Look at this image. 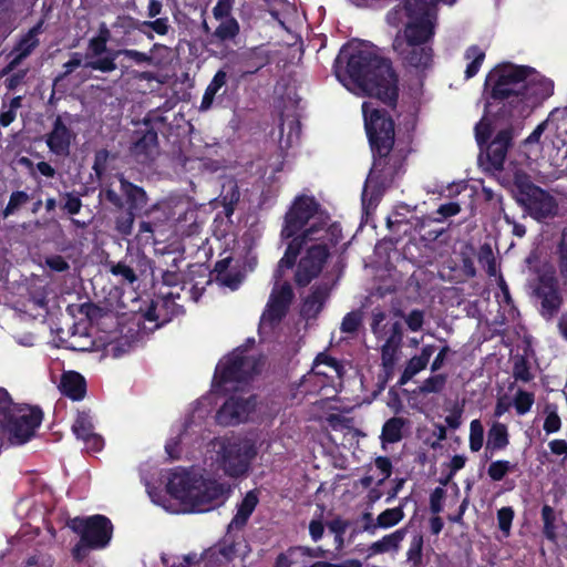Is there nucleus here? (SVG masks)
<instances>
[{"instance_id":"nucleus-1","label":"nucleus","mask_w":567,"mask_h":567,"mask_svg":"<svg viewBox=\"0 0 567 567\" xmlns=\"http://www.w3.org/2000/svg\"><path fill=\"white\" fill-rule=\"evenodd\" d=\"M485 86L489 87V105H497L494 117L506 121L527 118L555 89L554 81L534 68L513 63L495 66L487 74Z\"/></svg>"},{"instance_id":"nucleus-2","label":"nucleus","mask_w":567,"mask_h":567,"mask_svg":"<svg viewBox=\"0 0 567 567\" xmlns=\"http://www.w3.org/2000/svg\"><path fill=\"white\" fill-rule=\"evenodd\" d=\"M341 50L333 63V72L339 81L349 79L367 95L378 99L394 109L399 99V79L392 62L369 48H355L346 56V69L342 72Z\"/></svg>"},{"instance_id":"nucleus-3","label":"nucleus","mask_w":567,"mask_h":567,"mask_svg":"<svg viewBox=\"0 0 567 567\" xmlns=\"http://www.w3.org/2000/svg\"><path fill=\"white\" fill-rule=\"evenodd\" d=\"M362 113L373 156L365 187H373L375 193L381 195L403 172L404 158L393 151L395 124L389 112L373 107L370 102H363Z\"/></svg>"},{"instance_id":"nucleus-4","label":"nucleus","mask_w":567,"mask_h":567,"mask_svg":"<svg viewBox=\"0 0 567 567\" xmlns=\"http://www.w3.org/2000/svg\"><path fill=\"white\" fill-rule=\"evenodd\" d=\"M166 491L192 512L205 513L224 503L229 487L195 471L175 467L169 472Z\"/></svg>"},{"instance_id":"nucleus-5","label":"nucleus","mask_w":567,"mask_h":567,"mask_svg":"<svg viewBox=\"0 0 567 567\" xmlns=\"http://www.w3.org/2000/svg\"><path fill=\"white\" fill-rule=\"evenodd\" d=\"M330 227L323 219L315 220L309 227H305L295 235V239L306 249L305 255L297 264L295 284L305 288L319 277L330 257L328 240H330Z\"/></svg>"},{"instance_id":"nucleus-6","label":"nucleus","mask_w":567,"mask_h":567,"mask_svg":"<svg viewBox=\"0 0 567 567\" xmlns=\"http://www.w3.org/2000/svg\"><path fill=\"white\" fill-rule=\"evenodd\" d=\"M43 412L39 406L14 403L4 388H0V429L12 444L30 441L41 425Z\"/></svg>"},{"instance_id":"nucleus-7","label":"nucleus","mask_w":567,"mask_h":567,"mask_svg":"<svg viewBox=\"0 0 567 567\" xmlns=\"http://www.w3.org/2000/svg\"><path fill=\"white\" fill-rule=\"evenodd\" d=\"M434 35L435 32L430 28L404 25L392 42L393 51L402 65L417 73L431 69L434 60L431 42Z\"/></svg>"},{"instance_id":"nucleus-8","label":"nucleus","mask_w":567,"mask_h":567,"mask_svg":"<svg viewBox=\"0 0 567 567\" xmlns=\"http://www.w3.org/2000/svg\"><path fill=\"white\" fill-rule=\"evenodd\" d=\"M216 463L226 476H245L257 454L254 443L237 436H223L216 440Z\"/></svg>"},{"instance_id":"nucleus-9","label":"nucleus","mask_w":567,"mask_h":567,"mask_svg":"<svg viewBox=\"0 0 567 567\" xmlns=\"http://www.w3.org/2000/svg\"><path fill=\"white\" fill-rule=\"evenodd\" d=\"M261 355L247 354V348L239 346L216 367L213 385L223 388L228 383H247L261 372Z\"/></svg>"},{"instance_id":"nucleus-10","label":"nucleus","mask_w":567,"mask_h":567,"mask_svg":"<svg viewBox=\"0 0 567 567\" xmlns=\"http://www.w3.org/2000/svg\"><path fill=\"white\" fill-rule=\"evenodd\" d=\"M68 527L78 534L90 549L105 548L113 536V524L109 517L95 514L69 519Z\"/></svg>"},{"instance_id":"nucleus-11","label":"nucleus","mask_w":567,"mask_h":567,"mask_svg":"<svg viewBox=\"0 0 567 567\" xmlns=\"http://www.w3.org/2000/svg\"><path fill=\"white\" fill-rule=\"evenodd\" d=\"M533 292L540 301L539 312L544 319L549 320L559 312L564 298L556 269L553 266L538 272Z\"/></svg>"},{"instance_id":"nucleus-12","label":"nucleus","mask_w":567,"mask_h":567,"mask_svg":"<svg viewBox=\"0 0 567 567\" xmlns=\"http://www.w3.org/2000/svg\"><path fill=\"white\" fill-rule=\"evenodd\" d=\"M120 182L118 194L111 186L106 185L100 190V197L111 204L115 209H127L142 213L146 210L148 204V196L142 186L130 182L123 174L117 175Z\"/></svg>"},{"instance_id":"nucleus-13","label":"nucleus","mask_w":567,"mask_h":567,"mask_svg":"<svg viewBox=\"0 0 567 567\" xmlns=\"http://www.w3.org/2000/svg\"><path fill=\"white\" fill-rule=\"evenodd\" d=\"M517 203L537 221L557 215L558 204L547 190L533 183L519 185Z\"/></svg>"},{"instance_id":"nucleus-14","label":"nucleus","mask_w":567,"mask_h":567,"mask_svg":"<svg viewBox=\"0 0 567 567\" xmlns=\"http://www.w3.org/2000/svg\"><path fill=\"white\" fill-rule=\"evenodd\" d=\"M321 209L320 203L309 195H298L285 214L281 237L289 239L300 233Z\"/></svg>"},{"instance_id":"nucleus-15","label":"nucleus","mask_w":567,"mask_h":567,"mask_svg":"<svg viewBox=\"0 0 567 567\" xmlns=\"http://www.w3.org/2000/svg\"><path fill=\"white\" fill-rule=\"evenodd\" d=\"M495 122H502L506 126L499 130L494 138L484 146L486 157V169L492 172H501L504 169V164L508 150L513 146L514 140V126L513 122L516 120H496Z\"/></svg>"},{"instance_id":"nucleus-16","label":"nucleus","mask_w":567,"mask_h":567,"mask_svg":"<svg viewBox=\"0 0 567 567\" xmlns=\"http://www.w3.org/2000/svg\"><path fill=\"white\" fill-rule=\"evenodd\" d=\"M256 396L247 398L233 394L226 399L216 412V422L223 426L238 425L248 421L249 415L256 410Z\"/></svg>"},{"instance_id":"nucleus-17","label":"nucleus","mask_w":567,"mask_h":567,"mask_svg":"<svg viewBox=\"0 0 567 567\" xmlns=\"http://www.w3.org/2000/svg\"><path fill=\"white\" fill-rule=\"evenodd\" d=\"M130 155L142 165L152 164L159 153L158 134L153 128L135 130L128 147Z\"/></svg>"},{"instance_id":"nucleus-18","label":"nucleus","mask_w":567,"mask_h":567,"mask_svg":"<svg viewBox=\"0 0 567 567\" xmlns=\"http://www.w3.org/2000/svg\"><path fill=\"white\" fill-rule=\"evenodd\" d=\"M76 134L58 115L52 124V130L45 136V143L50 152L58 156H69L72 143L75 141Z\"/></svg>"},{"instance_id":"nucleus-19","label":"nucleus","mask_w":567,"mask_h":567,"mask_svg":"<svg viewBox=\"0 0 567 567\" xmlns=\"http://www.w3.org/2000/svg\"><path fill=\"white\" fill-rule=\"evenodd\" d=\"M331 293L328 282H319L311 286L308 296L302 300L301 315L308 319H315L324 308Z\"/></svg>"},{"instance_id":"nucleus-20","label":"nucleus","mask_w":567,"mask_h":567,"mask_svg":"<svg viewBox=\"0 0 567 567\" xmlns=\"http://www.w3.org/2000/svg\"><path fill=\"white\" fill-rule=\"evenodd\" d=\"M404 11L409 21L405 25L416 28H430L435 32V21L432 16V9L425 0H406Z\"/></svg>"},{"instance_id":"nucleus-21","label":"nucleus","mask_w":567,"mask_h":567,"mask_svg":"<svg viewBox=\"0 0 567 567\" xmlns=\"http://www.w3.org/2000/svg\"><path fill=\"white\" fill-rule=\"evenodd\" d=\"M410 501V497H403L400 501L399 506L393 508H386L381 512L375 518L374 524H364L363 529L370 534H374L378 528H391L398 525L404 518V506Z\"/></svg>"},{"instance_id":"nucleus-22","label":"nucleus","mask_w":567,"mask_h":567,"mask_svg":"<svg viewBox=\"0 0 567 567\" xmlns=\"http://www.w3.org/2000/svg\"><path fill=\"white\" fill-rule=\"evenodd\" d=\"M293 296L292 287L287 281L280 287L274 288L268 302L270 315L281 319L286 315Z\"/></svg>"},{"instance_id":"nucleus-23","label":"nucleus","mask_w":567,"mask_h":567,"mask_svg":"<svg viewBox=\"0 0 567 567\" xmlns=\"http://www.w3.org/2000/svg\"><path fill=\"white\" fill-rule=\"evenodd\" d=\"M60 390L69 399L80 401L86 394V381L79 372L68 371L61 377Z\"/></svg>"},{"instance_id":"nucleus-24","label":"nucleus","mask_w":567,"mask_h":567,"mask_svg":"<svg viewBox=\"0 0 567 567\" xmlns=\"http://www.w3.org/2000/svg\"><path fill=\"white\" fill-rule=\"evenodd\" d=\"M219 24L210 34V43H235L240 33L239 22L235 17L216 19Z\"/></svg>"},{"instance_id":"nucleus-25","label":"nucleus","mask_w":567,"mask_h":567,"mask_svg":"<svg viewBox=\"0 0 567 567\" xmlns=\"http://www.w3.org/2000/svg\"><path fill=\"white\" fill-rule=\"evenodd\" d=\"M258 502L259 498L255 489L247 492L240 504L237 506V512L228 525V530L231 528H244L247 525L248 519L254 513L255 508L257 507Z\"/></svg>"},{"instance_id":"nucleus-26","label":"nucleus","mask_w":567,"mask_h":567,"mask_svg":"<svg viewBox=\"0 0 567 567\" xmlns=\"http://www.w3.org/2000/svg\"><path fill=\"white\" fill-rule=\"evenodd\" d=\"M43 21L40 20L37 24L29 29L14 44L11 54H17L22 60L27 59L39 45V34L42 32Z\"/></svg>"},{"instance_id":"nucleus-27","label":"nucleus","mask_w":567,"mask_h":567,"mask_svg":"<svg viewBox=\"0 0 567 567\" xmlns=\"http://www.w3.org/2000/svg\"><path fill=\"white\" fill-rule=\"evenodd\" d=\"M406 535V528H399L391 534L384 535L381 539L372 543L368 548V558L378 555L388 553L391 550H398L400 548V544L404 539Z\"/></svg>"},{"instance_id":"nucleus-28","label":"nucleus","mask_w":567,"mask_h":567,"mask_svg":"<svg viewBox=\"0 0 567 567\" xmlns=\"http://www.w3.org/2000/svg\"><path fill=\"white\" fill-rule=\"evenodd\" d=\"M410 421L401 416H392L382 426L380 440L383 444H394L403 439V430Z\"/></svg>"},{"instance_id":"nucleus-29","label":"nucleus","mask_w":567,"mask_h":567,"mask_svg":"<svg viewBox=\"0 0 567 567\" xmlns=\"http://www.w3.org/2000/svg\"><path fill=\"white\" fill-rule=\"evenodd\" d=\"M509 444L507 426L501 422H494L487 432L486 450L501 451Z\"/></svg>"},{"instance_id":"nucleus-30","label":"nucleus","mask_w":567,"mask_h":567,"mask_svg":"<svg viewBox=\"0 0 567 567\" xmlns=\"http://www.w3.org/2000/svg\"><path fill=\"white\" fill-rule=\"evenodd\" d=\"M158 50H163V51L167 52L168 47L161 44V43H155L151 48L150 53L141 52V51H137L134 49H121V50H116V53H120V55H124L125 58L134 61L136 64L146 63V64H151L154 66H159L161 61L155 60V58L152 55L154 52H156Z\"/></svg>"},{"instance_id":"nucleus-31","label":"nucleus","mask_w":567,"mask_h":567,"mask_svg":"<svg viewBox=\"0 0 567 567\" xmlns=\"http://www.w3.org/2000/svg\"><path fill=\"white\" fill-rule=\"evenodd\" d=\"M290 241L287 245L286 251L282 256V258L278 262V267L275 271V278L276 280H280L282 277V270L291 269L296 266L297 258L301 254V251L305 249L299 241H297L295 238H289Z\"/></svg>"},{"instance_id":"nucleus-32","label":"nucleus","mask_w":567,"mask_h":567,"mask_svg":"<svg viewBox=\"0 0 567 567\" xmlns=\"http://www.w3.org/2000/svg\"><path fill=\"white\" fill-rule=\"evenodd\" d=\"M227 83V73L220 69L218 70L208 86L206 87L202 102L200 110H208L213 105L215 96L220 91L223 86Z\"/></svg>"},{"instance_id":"nucleus-33","label":"nucleus","mask_w":567,"mask_h":567,"mask_svg":"<svg viewBox=\"0 0 567 567\" xmlns=\"http://www.w3.org/2000/svg\"><path fill=\"white\" fill-rule=\"evenodd\" d=\"M240 62L244 66L241 70V78L256 74L267 63L265 56L260 55L257 52V49H252L241 53Z\"/></svg>"},{"instance_id":"nucleus-34","label":"nucleus","mask_w":567,"mask_h":567,"mask_svg":"<svg viewBox=\"0 0 567 567\" xmlns=\"http://www.w3.org/2000/svg\"><path fill=\"white\" fill-rule=\"evenodd\" d=\"M464 58L466 60H470V63L466 65L465 69V79L468 80L474 78L478 73L485 60V52L478 45L473 44L466 49Z\"/></svg>"},{"instance_id":"nucleus-35","label":"nucleus","mask_w":567,"mask_h":567,"mask_svg":"<svg viewBox=\"0 0 567 567\" xmlns=\"http://www.w3.org/2000/svg\"><path fill=\"white\" fill-rule=\"evenodd\" d=\"M106 267L114 277L120 279L121 284L133 285L138 279L135 270L123 260L117 262L109 261Z\"/></svg>"},{"instance_id":"nucleus-36","label":"nucleus","mask_w":567,"mask_h":567,"mask_svg":"<svg viewBox=\"0 0 567 567\" xmlns=\"http://www.w3.org/2000/svg\"><path fill=\"white\" fill-rule=\"evenodd\" d=\"M140 32L146 35L147 39L152 40L154 38L152 32L146 31V29L152 30L158 35H166L171 30L169 20L167 17L165 18H156L151 21H142L138 22L136 27Z\"/></svg>"},{"instance_id":"nucleus-37","label":"nucleus","mask_w":567,"mask_h":567,"mask_svg":"<svg viewBox=\"0 0 567 567\" xmlns=\"http://www.w3.org/2000/svg\"><path fill=\"white\" fill-rule=\"evenodd\" d=\"M477 260L478 264L485 268L488 277H495L497 275V262L489 244L485 243L480 246Z\"/></svg>"},{"instance_id":"nucleus-38","label":"nucleus","mask_w":567,"mask_h":567,"mask_svg":"<svg viewBox=\"0 0 567 567\" xmlns=\"http://www.w3.org/2000/svg\"><path fill=\"white\" fill-rule=\"evenodd\" d=\"M556 255L559 276L564 285H567V227L561 230L560 239L556 248Z\"/></svg>"},{"instance_id":"nucleus-39","label":"nucleus","mask_w":567,"mask_h":567,"mask_svg":"<svg viewBox=\"0 0 567 567\" xmlns=\"http://www.w3.org/2000/svg\"><path fill=\"white\" fill-rule=\"evenodd\" d=\"M434 352V346L426 344L422 348L421 353L419 355L412 357L408 362L405 368L410 370L414 375L421 372L426 368L429 361Z\"/></svg>"},{"instance_id":"nucleus-40","label":"nucleus","mask_w":567,"mask_h":567,"mask_svg":"<svg viewBox=\"0 0 567 567\" xmlns=\"http://www.w3.org/2000/svg\"><path fill=\"white\" fill-rule=\"evenodd\" d=\"M542 520H543V534L546 539L556 543L557 533H556V516L555 511L551 506L545 504L542 507Z\"/></svg>"},{"instance_id":"nucleus-41","label":"nucleus","mask_w":567,"mask_h":567,"mask_svg":"<svg viewBox=\"0 0 567 567\" xmlns=\"http://www.w3.org/2000/svg\"><path fill=\"white\" fill-rule=\"evenodd\" d=\"M118 55L120 53H116V50L110 51L104 56H95L96 59L87 62L86 66L103 73L113 72L117 68L115 60Z\"/></svg>"},{"instance_id":"nucleus-42","label":"nucleus","mask_w":567,"mask_h":567,"mask_svg":"<svg viewBox=\"0 0 567 567\" xmlns=\"http://www.w3.org/2000/svg\"><path fill=\"white\" fill-rule=\"evenodd\" d=\"M94 426L89 412L80 411L76 414V419L72 425V431L79 440L87 437V435L94 433Z\"/></svg>"},{"instance_id":"nucleus-43","label":"nucleus","mask_w":567,"mask_h":567,"mask_svg":"<svg viewBox=\"0 0 567 567\" xmlns=\"http://www.w3.org/2000/svg\"><path fill=\"white\" fill-rule=\"evenodd\" d=\"M423 536L416 534L412 537L410 547L406 551V560L411 564V567H420L423 563Z\"/></svg>"},{"instance_id":"nucleus-44","label":"nucleus","mask_w":567,"mask_h":567,"mask_svg":"<svg viewBox=\"0 0 567 567\" xmlns=\"http://www.w3.org/2000/svg\"><path fill=\"white\" fill-rule=\"evenodd\" d=\"M30 200V195L24 190H14L9 197L7 206L1 210V216L7 218L13 215Z\"/></svg>"},{"instance_id":"nucleus-45","label":"nucleus","mask_w":567,"mask_h":567,"mask_svg":"<svg viewBox=\"0 0 567 567\" xmlns=\"http://www.w3.org/2000/svg\"><path fill=\"white\" fill-rule=\"evenodd\" d=\"M140 213L127 209L115 217V229L122 236H128L133 231L136 215Z\"/></svg>"},{"instance_id":"nucleus-46","label":"nucleus","mask_w":567,"mask_h":567,"mask_svg":"<svg viewBox=\"0 0 567 567\" xmlns=\"http://www.w3.org/2000/svg\"><path fill=\"white\" fill-rule=\"evenodd\" d=\"M515 467L516 465L512 464L509 461L498 460L489 464L487 474L492 481L499 482L506 476L508 472L514 471Z\"/></svg>"},{"instance_id":"nucleus-47","label":"nucleus","mask_w":567,"mask_h":567,"mask_svg":"<svg viewBox=\"0 0 567 567\" xmlns=\"http://www.w3.org/2000/svg\"><path fill=\"white\" fill-rule=\"evenodd\" d=\"M446 380V374L431 375L419 386V392L422 394L440 393L444 389Z\"/></svg>"},{"instance_id":"nucleus-48","label":"nucleus","mask_w":567,"mask_h":567,"mask_svg":"<svg viewBox=\"0 0 567 567\" xmlns=\"http://www.w3.org/2000/svg\"><path fill=\"white\" fill-rule=\"evenodd\" d=\"M535 401L534 393L525 391V390H518L514 396V408L518 415H524L527 412L530 411L533 404Z\"/></svg>"},{"instance_id":"nucleus-49","label":"nucleus","mask_w":567,"mask_h":567,"mask_svg":"<svg viewBox=\"0 0 567 567\" xmlns=\"http://www.w3.org/2000/svg\"><path fill=\"white\" fill-rule=\"evenodd\" d=\"M484 443V427L480 420H473L470 424V449L478 452Z\"/></svg>"},{"instance_id":"nucleus-50","label":"nucleus","mask_w":567,"mask_h":567,"mask_svg":"<svg viewBox=\"0 0 567 567\" xmlns=\"http://www.w3.org/2000/svg\"><path fill=\"white\" fill-rule=\"evenodd\" d=\"M395 372V365L381 364L380 370L377 374L375 381V394L381 393L385 390L388 383L393 379Z\"/></svg>"},{"instance_id":"nucleus-51","label":"nucleus","mask_w":567,"mask_h":567,"mask_svg":"<svg viewBox=\"0 0 567 567\" xmlns=\"http://www.w3.org/2000/svg\"><path fill=\"white\" fill-rule=\"evenodd\" d=\"M362 323V316L359 311L348 312L341 322L340 330L343 333H357Z\"/></svg>"},{"instance_id":"nucleus-52","label":"nucleus","mask_w":567,"mask_h":567,"mask_svg":"<svg viewBox=\"0 0 567 567\" xmlns=\"http://www.w3.org/2000/svg\"><path fill=\"white\" fill-rule=\"evenodd\" d=\"M109 158L110 152L106 148L99 150L94 154L92 169L99 179H101L106 173Z\"/></svg>"},{"instance_id":"nucleus-53","label":"nucleus","mask_w":567,"mask_h":567,"mask_svg":"<svg viewBox=\"0 0 567 567\" xmlns=\"http://www.w3.org/2000/svg\"><path fill=\"white\" fill-rule=\"evenodd\" d=\"M144 128H153L158 133L161 126L167 123V117L164 116L158 109L151 110L146 113L142 121Z\"/></svg>"},{"instance_id":"nucleus-54","label":"nucleus","mask_w":567,"mask_h":567,"mask_svg":"<svg viewBox=\"0 0 567 567\" xmlns=\"http://www.w3.org/2000/svg\"><path fill=\"white\" fill-rule=\"evenodd\" d=\"M298 563V554L295 546H290L287 550L281 551L275 558L272 567H292Z\"/></svg>"},{"instance_id":"nucleus-55","label":"nucleus","mask_w":567,"mask_h":567,"mask_svg":"<svg viewBox=\"0 0 567 567\" xmlns=\"http://www.w3.org/2000/svg\"><path fill=\"white\" fill-rule=\"evenodd\" d=\"M492 134L493 127L489 122L481 121L475 125V138L481 151H483L484 146L487 145Z\"/></svg>"},{"instance_id":"nucleus-56","label":"nucleus","mask_w":567,"mask_h":567,"mask_svg":"<svg viewBox=\"0 0 567 567\" xmlns=\"http://www.w3.org/2000/svg\"><path fill=\"white\" fill-rule=\"evenodd\" d=\"M78 310L79 313L83 315L90 322L99 321L104 315L103 309L91 301L81 303Z\"/></svg>"},{"instance_id":"nucleus-57","label":"nucleus","mask_w":567,"mask_h":567,"mask_svg":"<svg viewBox=\"0 0 567 567\" xmlns=\"http://www.w3.org/2000/svg\"><path fill=\"white\" fill-rule=\"evenodd\" d=\"M513 375L516 380L523 382H529L533 379L529 364L525 358L522 357L514 362Z\"/></svg>"},{"instance_id":"nucleus-58","label":"nucleus","mask_w":567,"mask_h":567,"mask_svg":"<svg viewBox=\"0 0 567 567\" xmlns=\"http://www.w3.org/2000/svg\"><path fill=\"white\" fill-rule=\"evenodd\" d=\"M514 515H515L514 509L509 506L502 507L497 512L498 527L506 535H508L509 529L512 527Z\"/></svg>"},{"instance_id":"nucleus-59","label":"nucleus","mask_w":567,"mask_h":567,"mask_svg":"<svg viewBox=\"0 0 567 567\" xmlns=\"http://www.w3.org/2000/svg\"><path fill=\"white\" fill-rule=\"evenodd\" d=\"M400 348L399 346L384 342L381 347V364L396 365Z\"/></svg>"},{"instance_id":"nucleus-60","label":"nucleus","mask_w":567,"mask_h":567,"mask_svg":"<svg viewBox=\"0 0 567 567\" xmlns=\"http://www.w3.org/2000/svg\"><path fill=\"white\" fill-rule=\"evenodd\" d=\"M82 65V55L79 52H74L71 54V59L66 61L63 64L64 72L59 74L54 79V84L65 79L68 75H70L75 69L80 68Z\"/></svg>"},{"instance_id":"nucleus-61","label":"nucleus","mask_w":567,"mask_h":567,"mask_svg":"<svg viewBox=\"0 0 567 567\" xmlns=\"http://www.w3.org/2000/svg\"><path fill=\"white\" fill-rule=\"evenodd\" d=\"M386 316L383 311H374L372 313V321H371V331L375 336L377 339H381L384 337L385 327L386 324H383Z\"/></svg>"},{"instance_id":"nucleus-62","label":"nucleus","mask_w":567,"mask_h":567,"mask_svg":"<svg viewBox=\"0 0 567 567\" xmlns=\"http://www.w3.org/2000/svg\"><path fill=\"white\" fill-rule=\"evenodd\" d=\"M375 467L381 472L382 478L377 483L378 486L382 485L392 474V462L388 456H378L374 461Z\"/></svg>"},{"instance_id":"nucleus-63","label":"nucleus","mask_w":567,"mask_h":567,"mask_svg":"<svg viewBox=\"0 0 567 567\" xmlns=\"http://www.w3.org/2000/svg\"><path fill=\"white\" fill-rule=\"evenodd\" d=\"M405 323L408 328L413 332L421 330L424 323V311L420 309H413L405 317Z\"/></svg>"},{"instance_id":"nucleus-64","label":"nucleus","mask_w":567,"mask_h":567,"mask_svg":"<svg viewBox=\"0 0 567 567\" xmlns=\"http://www.w3.org/2000/svg\"><path fill=\"white\" fill-rule=\"evenodd\" d=\"M62 208L70 215H78L82 208V200L73 193H65Z\"/></svg>"}]
</instances>
